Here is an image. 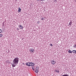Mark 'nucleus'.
<instances>
[{
  "mask_svg": "<svg viewBox=\"0 0 76 76\" xmlns=\"http://www.w3.org/2000/svg\"><path fill=\"white\" fill-rule=\"evenodd\" d=\"M17 29H18V28H17Z\"/></svg>",
  "mask_w": 76,
  "mask_h": 76,
  "instance_id": "412c9836",
  "label": "nucleus"
},
{
  "mask_svg": "<svg viewBox=\"0 0 76 76\" xmlns=\"http://www.w3.org/2000/svg\"><path fill=\"white\" fill-rule=\"evenodd\" d=\"M2 32V30H1V29H0V34H1Z\"/></svg>",
  "mask_w": 76,
  "mask_h": 76,
  "instance_id": "4468645a",
  "label": "nucleus"
},
{
  "mask_svg": "<svg viewBox=\"0 0 76 76\" xmlns=\"http://www.w3.org/2000/svg\"><path fill=\"white\" fill-rule=\"evenodd\" d=\"M32 69L34 71H35V68L34 66L32 67Z\"/></svg>",
  "mask_w": 76,
  "mask_h": 76,
  "instance_id": "f8f14e48",
  "label": "nucleus"
},
{
  "mask_svg": "<svg viewBox=\"0 0 76 76\" xmlns=\"http://www.w3.org/2000/svg\"><path fill=\"white\" fill-rule=\"evenodd\" d=\"M17 29H18V28H17Z\"/></svg>",
  "mask_w": 76,
  "mask_h": 76,
  "instance_id": "aec40b11",
  "label": "nucleus"
},
{
  "mask_svg": "<svg viewBox=\"0 0 76 76\" xmlns=\"http://www.w3.org/2000/svg\"><path fill=\"white\" fill-rule=\"evenodd\" d=\"M29 53H30L31 54H33V53H34V52H35L34 49L32 48L30 49L29 50Z\"/></svg>",
  "mask_w": 76,
  "mask_h": 76,
  "instance_id": "f03ea898",
  "label": "nucleus"
},
{
  "mask_svg": "<svg viewBox=\"0 0 76 76\" xmlns=\"http://www.w3.org/2000/svg\"><path fill=\"white\" fill-rule=\"evenodd\" d=\"M3 36V35L2 34H0V38L2 37Z\"/></svg>",
  "mask_w": 76,
  "mask_h": 76,
  "instance_id": "ddd939ff",
  "label": "nucleus"
},
{
  "mask_svg": "<svg viewBox=\"0 0 76 76\" xmlns=\"http://www.w3.org/2000/svg\"><path fill=\"white\" fill-rule=\"evenodd\" d=\"M26 65L28 66H29V62L26 63Z\"/></svg>",
  "mask_w": 76,
  "mask_h": 76,
  "instance_id": "9d476101",
  "label": "nucleus"
},
{
  "mask_svg": "<svg viewBox=\"0 0 76 76\" xmlns=\"http://www.w3.org/2000/svg\"><path fill=\"white\" fill-rule=\"evenodd\" d=\"M39 0H41V1H44L45 0H37V1H39Z\"/></svg>",
  "mask_w": 76,
  "mask_h": 76,
  "instance_id": "f3484780",
  "label": "nucleus"
},
{
  "mask_svg": "<svg viewBox=\"0 0 76 76\" xmlns=\"http://www.w3.org/2000/svg\"><path fill=\"white\" fill-rule=\"evenodd\" d=\"M51 62L52 64H53V65H54V64L56 63V61L53 60H52Z\"/></svg>",
  "mask_w": 76,
  "mask_h": 76,
  "instance_id": "7ed1b4c3",
  "label": "nucleus"
},
{
  "mask_svg": "<svg viewBox=\"0 0 76 76\" xmlns=\"http://www.w3.org/2000/svg\"><path fill=\"white\" fill-rule=\"evenodd\" d=\"M41 19V20H44V18H42Z\"/></svg>",
  "mask_w": 76,
  "mask_h": 76,
  "instance_id": "6ab92c4d",
  "label": "nucleus"
},
{
  "mask_svg": "<svg viewBox=\"0 0 76 76\" xmlns=\"http://www.w3.org/2000/svg\"><path fill=\"white\" fill-rule=\"evenodd\" d=\"M18 13H19V12H21V8H20V7L18 8Z\"/></svg>",
  "mask_w": 76,
  "mask_h": 76,
  "instance_id": "0eeeda50",
  "label": "nucleus"
},
{
  "mask_svg": "<svg viewBox=\"0 0 76 76\" xmlns=\"http://www.w3.org/2000/svg\"><path fill=\"white\" fill-rule=\"evenodd\" d=\"M35 65V64L34 63L32 62L29 63V66H34Z\"/></svg>",
  "mask_w": 76,
  "mask_h": 76,
  "instance_id": "20e7f679",
  "label": "nucleus"
},
{
  "mask_svg": "<svg viewBox=\"0 0 76 76\" xmlns=\"http://www.w3.org/2000/svg\"><path fill=\"white\" fill-rule=\"evenodd\" d=\"M18 27L20 29H23V27L22 26L19 25L18 26Z\"/></svg>",
  "mask_w": 76,
  "mask_h": 76,
  "instance_id": "423d86ee",
  "label": "nucleus"
},
{
  "mask_svg": "<svg viewBox=\"0 0 76 76\" xmlns=\"http://www.w3.org/2000/svg\"><path fill=\"white\" fill-rule=\"evenodd\" d=\"M37 23L39 24V21H37Z\"/></svg>",
  "mask_w": 76,
  "mask_h": 76,
  "instance_id": "a211bd4d",
  "label": "nucleus"
},
{
  "mask_svg": "<svg viewBox=\"0 0 76 76\" xmlns=\"http://www.w3.org/2000/svg\"><path fill=\"white\" fill-rule=\"evenodd\" d=\"M72 52L73 53H75V54L76 53V50H72Z\"/></svg>",
  "mask_w": 76,
  "mask_h": 76,
  "instance_id": "1a4fd4ad",
  "label": "nucleus"
},
{
  "mask_svg": "<svg viewBox=\"0 0 76 76\" xmlns=\"http://www.w3.org/2000/svg\"><path fill=\"white\" fill-rule=\"evenodd\" d=\"M39 71V68H38V67H36V70H35L36 73H38Z\"/></svg>",
  "mask_w": 76,
  "mask_h": 76,
  "instance_id": "39448f33",
  "label": "nucleus"
},
{
  "mask_svg": "<svg viewBox=\"0 0 76 76\" xmlns=\"http://www.w3.org/2000/svg\"><path fill=\"white\" fill-rule=\"evenodd\" d=\"M72 22H70L69 23V25L70 26L72 25Z\"/></svg>",
  "mask_w": 76,
  "mask_h": 76,
  "instance_id": "6e6552de",
  "label": "nucleus"
},
{
  "mask_svg": "<svg viewBox=\"0 0 76 76\" xmlns=\"http://www.w3.org/2000/svg\"><path fill=\"white\" fill-rule=\"evenodd\" d=\"M55 72H57V73H59V71H57V70H56Z\"/></svg>",
  "mask_w": 76,
  "mask_h": 76,
  "instance_id": "2eb2a0df",
  "label": "nucleus"
},
{
  "mask_svg": "<svg viewBox=\"0 0 76 76\" xmlns=\"http://www.w3.org/2000/svg\"><path fill=\"white\" fill-rule=\"evenodd\" d=\"M50 46H53V44H50Z\"/></svg>",
  "mask_w": 76,
  "mask_h": 76,
  "instance_id": "dca6fc26",
  "label": "nucleus"
},
{
  "mask_svg": "<svg viewBox=\"0 0 76 76\" xmlns=\"http://www.w3.org/2000/svg\"><path fill=\"white\" fill-rule=\"evenodd\" d=\"M19 62V58H15L13 61V64H12V67H15L16 64H18Z\"/></svg>",
  "mask_w": 76,
  "mask_h": 76,
  "instance_id": "f257e3e1",
  "label": "nucleus"
},
{
  "mask_svg": "<svg viewBox=\"0 0 76 76\" xmlns=\"http://www.w3.org/2000/svg\"><path fill=\"white\" fill-rule=\"evenodd\" d=\"M68 52L69 53H72V51L70 50H69L68 51Z\"/></svg>",
  "mask_w": 76,
  "mask_h": 76,
  "instance_id": "9b49d317",
  "label": "nucleus"
}]
</instances>
